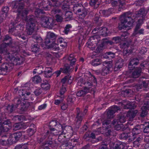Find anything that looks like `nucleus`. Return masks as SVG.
Instances as JSON below:
<instances>
[{"label":"nucleus","instance_id":"obj_1","mask_svg":"<svg viewBox=\"0 0 149 149\" xmlns=\"http://www.w3.org/2000/svg\"><path fill=\"white\" fill-rule=\"evenodd\" d=\"M10 54L7 55V59L11 61L10 62H6L2 64L0 66V74H5L6 73L10 71L14 65H20L22 64L25 58L20 56L18 53L20 52L19 47H12Z\"/></svg>","mask_w":149,"mask_h":149},{"label":"nucleus","instance_id":"obj_2","mask_svg":"<svg viewBox=\"0 0 149 149\" xmlns=\"http://www.w3.org/2000/svg\"><path fill=\"white\" fill-rule=\"evenodd\" d=\"M147 13V12L144 8L140 9L136 14L130 11L124 13L120 17V24L118 26L119 29L128 30L132 26L136 17H140L143 18V19H145Z\"/></svg>","mask_w":149,"mask_h":149},{"label":"nucleus","instance_id":"obj_3","mask_svg":"<svg viewBox=\"0 0 149 149\" xmlns=\"http://www.w3.org/2000/svg\"><path fill=\"white\" fill-rule=\"evenodd\" d=\"M24 19L28 22L26 27L27 33L28 35H31L34 31L36 22L35 18L33 15L26 16Z\"/></svg>","mask_w":149,"mask_h":149},{"label":"nucleus","instance_id":"obj_4","mask_svg":"<svg viewBox=\"0 0 149 149\" xmlns=\"http://www.w3.org/2000/svg\"><path fill=\"white\" fill-rule=\"evenodd\" d=\"M56 37V35L53 33L48 32L44 42L45 45L48 47L56 46L57 44L55 42Z\"/></svg>","mask_w":149,"mask_h":149},{"label":"nucleus","instance_id":"obj_5","mask_svg":"<svg viewBox=\"0 0 149 149\" xmlns=\"http://www.w3.org/2000/svg\"><path fill=\"white\" fill-rule=\"evenodd\" d=\"M49 127H56V130L58 131L59 135L65 134L67 132L65 129L66 126L62 125L57 120L52 121L49 123Z\"/></svg>","mask_w":149,"mask_h":149},{"label":"nucleus","instance_id":"obj_6","mask_svg":"<svg viewBox=\"0 0 149 149\" xmlns=\"http://www.w3.org/2000/svg\"><path fill=\"white\" fill-rule=\"evenodd\" d=\"M41 19V24L44 27L51 29L54 26V19L52 18L44 16Z\"/></svg>","mask_w":149,"mask_h":149},{"label":"nucleus","instance_id":"obj_7","mask_svg":"<svg viewBox=\"0 0 149 149\" xmlns=\"http://www.w3.org/2000/svg\"><path fill=\"white\" fill-rule=\"evenodd\" d=\"M17 102L16 104L15 105V107L17 108L18 111L20 112L25 111L27 110L28 108L30 106L29 102L22 103L20 99H18L17 101Z\"/></svg>","mask_w":149,"mask_h":149},{"label":"nucleus","instance_id":"obj_8","mask_svg":"<svg viewBox=\"0 0 149 149\" xmlns=\"http://www.w3.org/2000/svg\"><path fill=\"white\" fill-rule=\"evenodd\" d=\"M24 1H13L11 3V5L13 8L17 9L18 13H20L22 10L24 6Z\"/></svg>","mask_w":149,"mask_h":149},{"label":"nucleus","instance_id":"obj_9","mask_svg":"<svg viewBox=\"0 0 149 149\" xmlns=\"http://www.w3.org/2000/svg\"><path fill=\"white\" fill-rule=\"evenodd\" d=\"M0 127L6 132H8L11 128V122L9 119L6 120L0 119Z\"/></svg>","mask_w":149,"mask_h":149},{"label":"nucleus","instance_id":"obj_10","mask_svg":"<svg viewBox=\"0 0 149 149\" xmlns=\"http://www.w3.org/2000/svg\"><path fill=\"white\" fill-rule=\"evenodd\" d=\"M76 121L75 124V128L76 129L79 128L81 125V122L83 119V115L80 113V108H76V115L75 117Z\"/></svg>","mask_w":149,"mask_h":149},{"label":"nucleus","instance_id":"obj_11","mask_svg":"<svg viewBox=\"0 0 149 149\" xmlns=\"http://www.w3.org/2000/svg\"><path fill=\"white\" fill-rule=\"evenodd\" d=\"M131 70L132 71L131 72L130 76L131 77L134 78H137L139 77L141 75V74L142 72V68L140 67L134 68Z\"/></svg>","mask_w":149,"mask_h":149},{"label":"nucleus","instance_id":"obj_12","mask_svg":"<svg viewBox=\"0 0 149 149\" xmlns=\"http://www.w3.org/2000/svg\"><path fill=\"white\" fill-rule=\"evenodd\" d=\"M111 61H109V63L106 66L102 68L101 72V74L102 75L105 76L113 70L112 64Z\"/></svg>","mask_w":149,"mask_h":149},{"label":"nucleus","instance_id":"obj_13","mask_svg":"<svg viewBox=\"0 0 149 149\" xmlns=\"http://www.w3.org/2000/svg\"><path fill=\"white\" fill-rule=\"evenodd\" d=\"M124 64V60L120 58H118L116 60L113 68L114 71H116L122 68Z\"/></svg>","mask_w":149,"mask_h":149},{"label":"nucleus","instance_id":"obj_14","mask_svg":"<svg viewBox=\"0 0 149 149\" xmlns=\"http://www.w3.org/2000/svg\"><path fill=\"white\" fill-rule=\"evenodd\" d=\"M141 124L136 125L132 129V133L133 136L138 135L141 133L143 131V128Z\"/></svg>","mask_w":149,"mask_h":149},{"label":"nucleus","instance_id":"obj_15","mask_svg":"<svg viewBox=\"0 0 149 149\" xmlns=\"http://www.w3.org/2000/svg\"><path fill=\"white\" fill-rule=\"evenodd\" d=\"M100 37L98 36H92L88 39V41L87 43L88 46H95V45L98 43L99 40L98 39Z\"/></svg>","mask_w":149,"mask_h":149},{"label":"nucleus","instance_id":"obj_16","mask_svg":"<svg viewBox=\"0 0 149 149\" xmlns=\"http://www.w3.org/2000/svg\"><path fill=\"white\" fill-rule=\"evenodd\" d=\"M12 38L9 36L6 35L5 36L3 40V43H2L1 47H8L11 46L12 42Z\"/></svg>","mask_w":149,"mask_h":149},{"label":"nucleus","instance_id":"obj_17","mask_svg":"<svg viewBox=\"0 0 149 149\" xmlns=\"http://www.w3.org/2000/svg\"><path fill=\"white\" fill-rule=\"evenodd\" d=\"M123 108L126 109H135L137 107V104L134 102L127 101L123 104Z\"/></svg>","mask_w":149,"mask_h":149},{"label":"nucleus","instance_id":"obj_18","mask_svg":"<svg viewBox=\"0 0 149 149\" xmlns=\"http://www.w3.org/2000/svg\"><path fill=\"white\" fill-rule=\"evenodd\" d=\"M89 138L88 140L89 142L92 143H95L102 140V138L101 136L96 138L95 134L93 132H91Z\"/></svg>","mask_w":149,"mask_h":149},{"label":"nucleus","instance_id":"obj_19","mask_svg":"<svg viewBox=\"0 0 149 149\" xmlns=\"http://www.w3.org/2000/svg\"><path fill=\"white\" fill-rule=\"evenodd\" d=\"M139 60L137 58H134L131 60L128 65V68L129 70H132L135 68V66L139 63Z\"/></svg>","mask_w":149,"mask_h":149},{"label":"nucleus","instance_id":"obj_20","mask_svg":"<svg viewBox=\"0 0 149 149\" xmlns=\"http://www.w3.org/2000/svg\"><path fill=\"white\" fill-rule=\"evenodd\" d=\"M138 112V110L137 109L129 111L126 114V116L129 118L130 121H132Z\"/></svg>","mask_w":149,"mask_h":149},{"label":"nucleus","instance_id":"obj_21","mask_svg":"<svg viewBox=\"0 0 149 149\" xmlns=\"http://www.w3.org/2000/svg\"><path fill=\"white\" fill-rule=\"evenodd\" d=\"M50 3L47 1H43L38 4V6L43 8L44 10H48Z\"/></svg>","mask_w":149,"mask_h":149},{"label":"nucleus","instance_id":"obj_22","mask_svg":"<svg viewBox=\"0 0 149 149\" xmlns=\"http://www.w3.org/2000/svg\"><path fill=\"white\" fill-rule=\"evenodd\" d=\"M125 3V1L124 0H118V1L113 0L112 1L111 4L113 7L118 5L120 7H122Z\"/></svg>","mask_w":149,"mask_h":149},{"label":"nucleus","instance_id":"obj_23","mask_svg":"<svg viewBox=\"0 0 149 149\" xmlns=\"http://www.w3.org/2000/svg\"><path fill=\"white\" fill-rule=\"evenodd\" d=\"M90 88H88L86 86L84 87V90L80 91L77 92V96L78 97L84 96L89 92Z\"/></svg>","mask_w":149,"mask_h":149},{"label":"nucleus","instance_id":"obj_24","mask_svg":"<svg viewBox=\"0 0 149 149\" xmlns=\"http://www.w3.org/2000/svg\"><path fill=\"white\" fill-rule=\"evenodd\" d=\"M84 7L82 5L79 4H75L73 7V11L75 13H80Z\"/></svg>","mask_w":149,"mask_h":149},{"label":"nucleus","instance_id":"obj_25","mask_svg":"<svg viewBox=\"0 0 149 149\" xmlns=\"http://www.w3.org/2000/svg\"><path fill=\"white\" fill-rule=\"evenodd\" d=\"M113 148L117 149H125L124 143L119 141L115 142L113 145Z\"/></svg>","mask_w":149,"mask_h":149},{"label":"nucleus","instance_id":"obj_26","mask_svg":"<svg viewBox=\"0 0 149 149\" xmlns=\"http://www.w3.org/2000/svg\"><path fill=\"white\" fill-rule=\"evenodd\" d=\"M111 122L110 120H105L102 122L103 127L106 129L111 127Z\"/></svg>","mask_w":149,"mask_h":149},{"label":"nucleus","instance_id":"obj_27","mask_svg":"<svg viewBox=\"0 0 149 149\" xmlns=\"http://www.w3.org/2000/svg\"><path fill=\"white\" fill-rule=\"evenodd\" d=\"M17 109L15 107V105L12 104L11 105H8L6 106L5 108L6 112L8 113H12L15 110V109Z\"/></svg>","mask_w":149,"mask_h":149},{"label":"nucleus","instance_id":"obj_28","mask_svg":"<svg viewBox=\"0 0 149 149\" xmlns=\"http://www.w3.org/2000/svg\"><path fill=\"white\" fill-rule=\"evenodd\" d=\"M142 127L143 128V131L144 133L148 134L149 133V123L146 122L141 124Z\"/></svg>","mask_w":149,"mask_h":149},{"label":"nucleus","instance_id":"obj_29","mask_svg":"<svg viewBox=\"0 0 149 149\" xmlns=\"http://www.w3.org/2000/svg\"><path fill=\"white\" fill-rule=\"evenodd\" d=\"M11 48L10 52L9 53L8 52V50L7 49V47H0V54L6 55V56L8 54H10L11 56V54H10L11 53V52L12 51V49L13 48L12 47H11Z\"/></svg>","mask_w":149,"mask_h":149},{"label":"nucleus","instance_id":"obj_30","mask_svg":"<svg viewBox=\"0 0 149 149\" xmlns=\"http://www.w3.org/2000/svg\"><path fill=\"white\" fill-rule=\"evenodd\" d=\"M113 43L114 42H113L112 41H109L107 39H103V41L101 43V45L100 47H104L107 45L108 44H109L110 45H112Z\"/></svg>","mask_w":149,"mask_h":149},{"label":"nucleus","instance_id":"obj_31","mask_svg":"<svg viewBox=\"0 0 149 149\" xmlns=\"http://www.w3.org/2000/svg\"><path fill=\"white\" fill-rule=\"evenodd\" d=\"M68 60L70 61V65L72 66L74 65L76 61V58H74V55L72 54L70 55L68 58Z\"/></svg>","mask_w":149,"mask_h":149},{"label":"nucleus","instance_id":"obj_32","mask_svg":"<svg viewBox=\"0 0 149 149\" xmlns=\"http://www.w3.org/2000/svg\"><path fill=\"white\" fill-rule=\"evenodd\" d=\"M72 68H70V65L67 64H65L64 65L63 73H69L72 71Z\"/></svg>","mask_w":149,"mask_h":149},{"label":"nucleus","instance_id":"obj_33","mask_svg":"<svg viewBox=\"0 0 149 149\" xmlns=\"http://www.w3.org/2000/svg\"><path fill=\"white\" fill-rule=\"evenodd\" d=\"M8 137L9 140L10 141V144H12L16 143L17 141L15 136V134L14 133L10 134Z\"/></svg>","mask_w":149,"mask_h":149},{"label":"nucleus","instance_id":"obj_34","mask_svg":"<svg viewBox=\"0 0 149 149\" xmlns=\"http://www.w3.org/2000/svg\"><path fill=\"white\" fill-rule=\"evenodd\" d=\"M80 13H81L79 14V18L80 19H83L87 15V10L84 8Z\"/></svg>","mask_w":149,"mask_h":149},{"label":"nucleus","instance_id":"obj_35","mask_svg":"<svg viewBox=\"0 0 149 149\" xmlns=\"http://www.w3.org/2000/svg\"><path fill=\"white\" fill-rule=\"evenodd\" d=\"M101 60L100 59L96 58L92 61L91 64L94 66H96L101 64Z\"/></svg>","mask_w":149,"mask_h":149},{"label":"nucleus","instance_id":"obj_36","mask_svg":"<svg viewBox=\"0 0 149 149\" xmlns=\"http://www.w3.org/2000/svg\"><path fill=\"white\" fill-rule=\"evenodd\" d=\"M143 139L140 137H138L133 142V145L134 146L139 147L142 143Z\"/></svg>","mask_w":149,"mask_h":149},{"label":"nucleus","instance_id":"obj_37","mask_svg":"<svg viewBox=\"0 0 149 149\" xmlns=\"http://www.w3.org/2000/svg\"><path fill=\"white\" fill-rule=\"evenodd\" d=\"M7 138H4L5 139H2L0 140V144L3 146H6L10 144V141L9 140L8 138L7 137Z\"/></svg>","mask_w":149,"mask_h":149},{"label":"nucleus","instance_id":"obj_38","mask_svg":"<svg viewBox=\"0 0 149 149\" xmlns=\"http://www.w3.org/2000/svg\"><path fill=\"white\" fill-rule=\"evenodd\" d=\"M102 29L100 32V35L103 37H105L108 35V30L107 28L105 27L102 26Z\"/></svg>","mask_w":149,"mask_h":149},{"label":"nucleus","instance_id":"obj_39","mask_svg":"<svg viewBox=\"0 0 149 149\" xmlns=\"http://www.w3.org/2000/svg\"><path fill=\"white\" fill-rule=\"evenodd\" d=\"M53 72V71H51V70H48L46 69L44 71L43 75L46 78H49L51 76Z\"/></svg>","mask_w":149,"mask_h":149},{"label":"nucleus","instance_id":"obj_40","mask_svg":"<svg viewBox=\"0 0 149 149\" xmlns=\"http://www.w3.org/2000/svg\"><path fill=\"white\" fill-rule=\"evenodd\" d=\"M17 141H18L21 137L24 136V132L23 131L17 132L14 133Z\"/></svg>","mask_w":149,"mask_h":149},{"label":"nucleus","instance_id":"obj_41","mask_svg":"<svg viewBox=\"0 0 149 149\" xmlns=\"http://www.w3.org/2000/svg\"><path fill=\"white\" fill-rule=\"evenodd\" d=\"M65 18L67 20H69L73 19L72 13L70 11H67L65 14Z\"/></svg>","mask_w":149,"mask_h":149},{"label":"nucleus","instance_id":"obj_42","mask_svg":"<svg viewBox=\"0 0 149 149\" xmlns=\"http://www.w3.org/2000/svg\"><path fill=\"white\" fill-rule=\"evenodd\" d=\"M109 143L106 141H102L99 147V149H109L108 145Z\"/></svg>","mask_w":149,"mask_h":149},{"label":"nucleus","instance_id":"obj_43","mask_svg":"<svg viewBox=\"0 0 149 149\" xmlns=\"http://www.w3.org/2000/svg\"><path fill=\"white\" fill-rule=\"evenodd\" d=\"M129 133H123L119 135V138L120 139L126 140L129 137Z\"/></svg>","mask_w":149,"mask_h":149},{"label":"nucleus","instance_id":"obj_44","mask_svg":"<svg viewBox=\"0 0 149 149\" xmlns=\"http://www.w3.org/2000/svg\"><path fill=\"white\" fill-rule=\"evenodd\" d=\"M32 81L34 83L38 84L41 81V79L40 76L36 75L32 78Z\"/></svg>","mask_w":149,"mask_h":149},{"label":"nucleus","instance_id":"obj_45","mask_svg":"<svg viewBox=\"0 0 149 149\" xmlns=\"http://www.w3.org/2000/svg\"><path fill=\"white\" fill-rule=\"evenodd\" d=\"M22 126L21 123H17L14 124L13 127V130H14L16 131L22 128Z\"/></svg>","mask_w":149,"mask_h":149},{"label":"nucleus","instance_id":"obj_46","mask_svg":"<svg viewBox=\"0 0 149 149\" xmlns=\"http://www.w3.org/2000/svg\"><path fill=\"white\" fill-rule=\"evenodd\" d=\"M34 70H37V73L40 74L41 73L43 74V67L42 65L38 66L36 67Z\"/></svg>","mask_w":149,"mask_h":149},{"label":"nucleus","instance_id":"obj_47","mask_svg":"<svg viewBox=\"0 0 149 149\" xmlns=\"http://www.w3.org/2000/svg\"><path fill=\"white\" fill-rule=\"evenodd\" d=\"M117 120L121 123H124L126 120V118L124 115L119 116L118 117Z\"/></svg>","mask_w":149,"mask_h":149},{"label":"nucleus","instance_id":"obj_48","mask_svg":"<svg viewBox=\"0 0 149 149\" xmlns=\"http://www.w3.org/2000/svg\"><path fill=\"white\" fill-rule=\"evenodd\" d=\"M31 127H33V128H30L28 129V131L29 132L30 134L31 135H33L34 134V133L36 131V127H34V124H32L31 125Z\"/></svg>","mask_w":149,"mask_h":149},{"label":"nucleus","instance_id":"obj_49","mask_svg":"<svg viewBox=\"0 0 149 149\" xmlns=\"http://www.w3.org/2000/svg\"><path fill=\"white\" fill-rule=\"evenodd\" d=\"M41 86L42 88L45 90L49 89L50 88V85L47 81L42 83Z\"/></svg>","mask_w":149,"mask_h":149},{"label":"nucleus","instance_id":"obj_50","mask_svg":"<svg viewBox=\"0 0 149 149\" xmlns=\"http://www.w3.org/2000/svg\"><path fill=\"white\" fill-rule=\"evenodd\" d=\"M36 17L40 15L41 14H44L45 13L41 9L38 8L36 10L34 11Z\"/></svg>","mask_w":149,"mask_h":149},{"label":"nucleus","instance_id":"obj_51","mask_svg":"<svg viewBox=\"0 0 149 149\" xmlns=\"http://www.w3.org/2000/svg\"><path fill=\"white\" fill-rule=\"evenodd\" d=\"M145 99H146L145 98ZM147 101H146L142 107V109H147L149 110V99H146Z\"/></svg>","mask_w":149,"mask_h":149},{"label":"nucleus","instance_id":"obj_52","mask_svg":"<svg viewBox=\"0 0 149 149\" xmlns=\"http://www.w3.org/2000/svg\"><path fill=\"white\" fill-rule=\"evenodd\" d=\"M115 113L111 109H109L107 112V117L108 119L113 118Z\"/></svg>","mask_w":149,"mask_h":149},{"label":"nucleus","instance_id":"obj_53","mask_svg":"<svg viewBox=\"0 0 149 149\" xmlns=\"http://www.w3.org/2000/svg\"><path fill=\"white\" fill-rule=\"evenodd\" d=\"M124 52H125L126 54H130L134 51L132 47H125L124 49Z\"/></svg>","mask_w":149,"mask_h":149},{"label":"nucleus","instance_id":"obj_54","mask_svg":"<svg viewBox=\"0 0 149 149\" xmlns=\"http://www.w3.org/2000/svg\"><path fill=\"white\" fill-rule=\"evenodd\" d=\"M123 127L124 126L123 124H119L117 123L116 125L115 126V129L117 130H121L122 131H123L124 130L123 128Z\"/></svg>","mask_w":149,"mask_h":149},{"label":"nucleus","instance_id":"obj_55","mask_svg":"<svg viewBox=\"0 0 149 149\" xmlns=\"http://www.w3.org/2000/svg\"><path fill=\"white\" fill-rule=\"evenodd\" d=\"M102 29V27L96 26V27L93 30L92 32L93 33H99L100 34Z\"/></svg>","mask_w":149,"mask_h":149},{"label":"nucleus","instance_id":"obj_56","mask_svg":"<svg viewBox=\"0 0 149 149\" xmlns=\"http://www.w3.org/2000/svg\"><path fill=\"white\" fill-rule=\"evenodd\" d=\"M66 88L65 87L62 86L60 91V94L61 95L60 97L61 98H64V96L63 94L66 91Z\"/></svg>","mask_w":149,"mask_h":149},{"label":"nucleus","instance_id":"obj_57","mask_svg":"<svg viewBox=\"0 0 149 149\" xmlns=\"http://www.w3.org/2000/svg\"><path fill=\"white\" fill-rule=\"evenodd\" d=\"M75 100V97L72 95L68 96L67 98V101L69 104L72 103Z\"/></svg>","mask_w":149,"mask_h":149},{"label":"nucleus","instance_id":"obj_58","mask_svg":"<svg viewBox=\"0 0 149 149\" xmlns=\"http://www.w3.org/2000/svg\"><path fill=\"white\" fill-rule=\"evenodd\" d=\"M6 132H7L0 127V136L2 138H7V135L5 134Z\"/></svg>","mask_w":149,"mask_h":149},{"label":"nucleus","instance_id":"obj_59","mask_svg":"<svg viewBox=\"0 0 149 149\" xmlns=\"http://www.w3.org/2000/svg\"><path fill=\"white\" fill-rule=\"evenodd\" d=\"M27 145V144L17 146L14 149H28Z\"/></svg>","mask_w":149,"mask_h":149},{"label":"nucleus","instance_id":"obj_60","mask_svg":"<svg viewBox=\"0 0 149 149\" xmlns=\"http://www.w3.org/2000/svg\"><path fill=\"white\" fill-rule=\"evenodd\" d=\"M55 18L56 21L58 22L61 23L63 21V18L59 15H56Z\"/></svg>","mask_w":149,"mask_h":149},{"label":"nucleus","instance_id":"obj_61","mask_svg":"<svg viewBox=\"0 0 149 149\" xmlns=\"http://www.w3.org/2000/svg\"><path fill=\"white\" fill-rule=\"evenodd\" d=\"M147 109H142V111L140 114V116L142 118L145 117L148 114Z\"/></svg>","mask_w":149,"mask_h":149},{"label":"nucleus","instance_id":"obj_62","mask_svg":"<svg viewBox=\"0 0 149 149\" xmlns=\"http://www.w3.org/2000/svg\"><path fill=\"white\" fill-rule=\"evenodd\" d=\"M112 40L114 41L113 42H114V43L113 44L115 43L116 44L120 42L121 40V39L120 37L117 36L113 37L112 38Z\"/></svg>","mask_w":149,"mask_h":149},{"label":"nucleus","instance_id":"obj_63","mask_svg":"<svg viewBox=\"0 0 149 149\" xmlns=\"http://www.w3.org/2000/svg\"><path fill=\"white\" fill-rule=\"evenodd\" d=\"M21 11L20 12V13H18V15H20L22 16H23L24 15H26L28 13L29 11L27 9H25L24 10L22 11V13H21Z\"/></svg>","mask_w":149,"mask_h":149},{"label":"nucleus","instance_id":"obj_64","mask_svg":"<svg viewBox=\"0 0 149 149\" xmlns=\"http://www.w3.org/2000/svg\"><path fill=\"white\" fill-rule=\"evenodd\" d=\"M16 36H17L19 39H22L24 40L26 39V36L25 35L22 33H17L15 34Z\"/></svg>","mask_w":149,"mask_h":149}]
</instances>
